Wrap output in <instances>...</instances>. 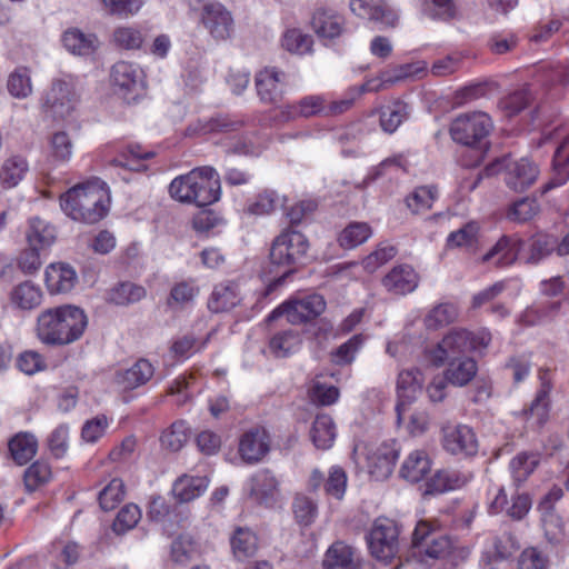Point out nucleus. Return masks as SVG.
Returning a JSON list of instances; mask_svg holds the SVG:
<instances>
[{
	"label": "nucleus",
	"mask_w": 569,
	"mask_h": 569,
	"mask_svg": "<svg viewBox=\"0 0 569 569\" xmlns=\"http://www.w3.org/2000/svg\"><path fill=\"white\" fill-rule=\"evenodd\" d=\"M241 120L232 119L229 116H219L208 121H199L194 127H190L196 133L207 134L211 132H233L242 127Z\"/></svg>",
	"instance_id": "obj_51"
},
{
	"label": "nucleus",
	"mask_w": 569,
	"mask_h": 569,
	"mask_svg": "<svg viewBox=\"0 0 569 569\" xmlns=\"http://www.w3.org/2000/svg\"><path fill=\"white\" fill-rule=\"evenodd\" d=\"M250 496L260 503H268L274 499L278 491V480L270 470L257 471L248 483Z\"/></svg>",
	"instance_id": "obj_28"
},
{
	"label": "nucleus",
	"mask_w": 569,
	"mask_h": 569,
	"mask_svg": "<svg viewBox=\"0 0 569 569\" xmlns=\"http://www.w3.org/2000/svg\"><path fill=\"white\" fill-rule=\"evenodd\" d=\"M52 477L51 467L48 462L37 460L26 471L23 476L24 486L28 491H34L50 481Z\"/></svg>",
	"instance_id": "obj_54"
},
{
	"label": "nucleus",
	"mask_w": 569,
	"mask_h": 569,
	"mask_svg": "<svg viewBox=\"0 0 569 569\" xmlns=\"http://www.w3.org/2000/svg\"><path fill=\"white\" fill-rule=\"evenodd\" d=\"M146 295L147 291L142 286L132 282H121L109 291L108 301L118 306H127L139 302Z\"/></svg>",
	"instance_id": "obj_46"
},
{
	"label": "nucleus",
	"mask_w": 569,
	"mask_h": 569,
	"mask_svg": "<svg viewBox=\"0 0 569 569\" xmlns=\"http://www.w3.org/2000/svg\"><path fill=\"white\" fill-rule=\"evenodd\" d=\"M459 316L458 307L451 302L433 306L425 316L423 325L427 330L436 331L453 323Z\"/></svg>",
	"instance_id": "obj_33"
},
{
	"label": "nucleus",
	"mask_w": 569,
	"mask_h": 569,
	"mask_svg": "<svg viewBox=\"0 0 569 569\" xmlns=\"http://www.w3.org/2000/svg\"><path fill=\"white\" fill-rule=\"evenodd\" d=\"M372 234L371 227L366 222H350L338 236V243L343 249H355L365 243Z\"/></svg>",
	"instance_id": "obj_43"
},
{
	"label": "nucleus",
	"mask_w": 569,
	"mask_h": 569,
	"mask_svg": "<svg viewBox=\"0 0 569 569\" xmlns=\"http://www.w3.org/2000/svg\"><path fill=\"white\" fill-rule=\"evenodd\" d=\"M539 212L540 206L536 199L522 198L510 206L507 218L512 222L525 223L533 219Z\"/></svg>",
	"instance_id": "obj_57"
},
{
	"label": "nucleus",
	"mask_w": 569,
	"mask_h": 569,
	"mask_svg": "<svg viewBox=\"0 0 569 569\" xmlns=\"http://www.w3.org/2000/svg\"><path fill=\"white\" fill-rule=\"evenodd\" d=\"M44 281L50 293H66L73 289L78 281L74 269L62 262L51 263L44 272Z\"/></svg>",
	"instance_id": "obj_20"
},
{
	"label": "nucleus",
	"mask_w": 569,
	"mask_h": 569,
	"mask_svg": "<svg viewBox=\"0 0 569 569\" xmlns=\"http://www.w3.org/2000/svg\"><path fill=\"white\" fill-rule=\"evenodd\" d=\"M199 288L192 281H182L174 284L168 298L169 307H184L196 299Z\"/></svg>",
	"instance_id": "obj_64"
},
{
	"label": "nucleus",
	"mask_w": 569,
	"mask_h": 569,
	"mask_svg": "<svg viewBox=\"0 0 569 569\" xmlns=\"http://www.w3.org/2000/svg\"><path fill=\"white\" fill-rule=\"evenodd\" d=\"M141 519V510L136 503L124 505L116 516L112 530L121 536L132 530Z\"/></svg>",
	"instance_id": "obj_55"
},
{
	"label": "nucleus",
	"mask_w": 569,
	"mask_h": 569,
	"mask_svg": "<svg viewBox=\"0 0 569 569\" xmlns=\"http://www.w3.org/2000/svg\"><path fill=\"white\" fill-rule=\"evenodd\" d=\"M281 47L292 54L305 56L312 52L313 39L302 30L292 28L282 34Z\"/></svg>",
	"instance_id": "obj_45"
},
{
	"label": "nucleus",
	"mask_w": 569,
	"mask_h": 569,
	"mask_svg": "<svg viewBox=\"0 0 569 569\" xmlns=\"http://www.w3.org/2000/svg\"><path fill=\"white\" fill-rule=\"evenodd\" d=\"M553 176L545 191L560 187L569 180V133L562 139L553 156Z\"/></svg>",
	"instance_id": "obj_32"
},
{
	"label": "nucleus",
	"mask_w": 569,
	"mask_h": 569,
	"mask_svg": "<svg viewBox=\"0 0 569 569\" xmlns=\"http://www.w3.org/2000/svg\"><path fill=\"white\" fill-rule=\"evenodd\" d=\"M197 553V543L190 535H180L171 543L170 557L178 565H186Z\"/></svg>",
	"instance_id": "obj_56"
},
{
	"label": "nucleus",
	"mask_w": 569,
	"mask_h": 569,
	"mask_svg": "<svg viewBox=\"0 0 569 569\" xmlns=\"http://www.w3.org/2000/svg\"><path fill=\"white\" fill-rule=\"evenodd\" d=\"M313 445L318 449H329L333 445L337 436L336 423L331 416L319 413L316 416L310 431Z\"/></svg>",
	"instance_id": "obj_31"
},
{
	"label": "nucleus",
	"mask_w": 569,
	"mask_h": 569,
	"mask_svg": "<svg viewBox=\"0 0 569 569\" xmlns=\"http://www.w3.org/2000/svg\"><path fill=\"white\" fill-rule=\"evenodd\" d=\"M492 129L490 117L485 112H469L458 116L451 123L452 139L468 147L482 149L486 139Z\"/></svg>",
	"instance_id": "obj_6"
},
{
	"label": "nucleus",
	"mask_w": 569,
	"mask_h": 569,
	"mask_svg": "<svg viewBox=\"0 0 569 569\" xmlns=\"http://www.w3.org/2000/svg\"><path fill=\"white\" fill-rule=\"evenodd\" d=\"M126 496L124 483L121 479H112L98 496L99 505L102 510H113Z\"/></svg>",
	"instance_id": "obj_58"
},
{
	"label": "nucleus",
	"mask_w": 569,
	"mask_h": 569,
	"mask_svg": "<svg viewBox=\"0 0 569 569\" xmlns=\"http://www.w3.org/2000/svg\"><path fill=\"white\" fill-rule=\"evenodd\" d=\"M201 21L208 32L217 40L228 39L233 31L232 16L219 2H209L203 6Z\"/></svg>",
	"instance_id": "obj_14"
},
{
	"label": "nucleus",
	"mask_w": 569,
	"mask_h": 569,
	"mask_svg": "<svg viewBox=\"0 0 569 569\" xmlns=\"http://www.w3.org/2000/svg\"><path fill=\"white\" fill-rule=\"evenodd\" d=\"M292 512L301 526H310L317 518V503L305 495H297L292 501Z\"/></svg>",
	"instance_id": "obj_61"
},
{
	"label": "nucleus",
	"mask_w": 569,
	"mask_h": 569,
	"mask_svg": "<svg viewBox=\"0 0 569 569\" xmlns=\"http://www.w3.org/2000/svg\"><path fill=\"white\" fill-rule=\"evenodd\" d=\"M312 29L321 39H335L343 31L345 19L333 10L319 9L311 20Z\"/></svg>",
	"instance_id": "obj_24"
},
{
	"label": "nucleus",
	"mask_w": 569,
	"mask_h": 569,
	"mask_svg": "<svg viewBox=\"0 0 569 569\" xmlns=\"http://www.w3.org/2000/svg\"><path fill=\"white\" fill-rule=\"evenodd\" d=\"M27 240L29 247H38L40 250L44 251L54 242L56 229L40 218H32L27 232Z\"/></svg>",
	"instance_id": "obj_39"
},
{
	"label": "nucleus",
	"mask_w": 569,
	"mask_h": 569,
	"mask_svg": "<svg viewBox=\"0 0 569 569\" xmlns=\"http://www.w3.org/2000/svg\"><path fill=\"white\" fill-rule=\"evenodd\" d=\"M491 341L488 330L481 329L471 332L467 329L455 328L450 330L436 346L426 350V358L436 367L447 360L459 359L468 351H482Z\"/></svg>",
	"instance_id": "obj_4"
},
{
	"label": "nucleus",
	"mask_w": 569,
	"mask_h": 569,
	"mask_svg": "<svg viewBox=\"0 0 569 569\" xmlns=\"http://www.w3.org/2000/svg\"><path fill=\"white\" fill-rule=\"evenodd\" d=\"M300 342L299 335L288 330L274 335L270 339L269 348L277 358H284L295 352L299 348Z\"/></svg>",
	"instance_id": "obj_53"
},
{
	"label": "nucleus",
	"mask_w": 569,
	"mask_h": 569,
	"mask_svg": "<svg viewBox=\"0 0 569 569\" xmlns=\"http://www.w3.org/2000/svg\"><path fill=\"white\" fill-rule=\"evenodd\" d=\"M241 301L239 287L233 281H224L214 286L208 308L212 312H226L237 307Z\"/></svg>",
	"instance_id": "obj_23"
},
{
	"label": "nucleus",
	"mask_w": 569,
	"mask_h": 569,
	"mask_svg": "<svg viewBox=\"0 0 569 569\" xmlns=\"http://www.w3.org/2000/svg\"><path fill=\"white\" fill-rule=\"evenodd\" d=\"M466 482L457 471L440 470L427 482L425 495H437L460 488Z\"/></svg>",
	"instance_id": "obj_42"
},
{
	"label": "nucleus",
	"mask_w": 569,
	"mask_h": 569,
	"mask_svg": "<svg viewBox=\"0 0 569 569\" xmlns=\"http://www.w3.org/2000/svg\"><path fill=\"white\" fill-rule=\"evenodd\" d=\"M64 48L73 54L89 56L98 47V39L92 33H83L79 29H70L62 37Z\"/></svg>",
	"instance_id": "obj_35"
},
{
	"label": "nucleus",
	"mask_w": 569,
	"mask_h": 569,
	"mask_svg": "<svg viewBox=\"0 0 569 569\" xmlns=\"http://www.w3.org/2000/svg\"><path fill=\"white\" fill-rule=\"evenodd\" d=\"M311 402L316 406H331L336 403L340 397L339 389L335 386L322 383L315 379L308 389Z\"/></svg>",
	"instance_id": "obj_59"
},
{
	"label": "nucleus",
	"mask_w": 569,
	"mask_h": 569,
	"mask_svg": "<svg viewBox=\"0 0 569 569\" xmlns=\"http://www.w3.org/2000/svg\"><path fill=\"white\" fill-rule=\"evenodd\" d=\"M169 193L179 202L209 206L220 199V177L212 167L194 168L174 178L169 186Z\"/></svg>",
	"instance_id": "obj_3"
},
{
	"label": "nucleus",
	"mask_w": 569,
	"mask_h": 569,
	"mask_svg": "<svg viewBox=\"0 0 569 569\" xmlns=\"http://www.w3.org/2000/svg\"><path fill=\"white\" fill-rule=\"evenodd\" d=\"M419 277L409 264L393 267L382 279L383 287L391 293H410L418 287Z\"/></svg>",
	"instance_id": "obj_21"
},
{
	"label": "nucleus",
	"mask_w": 569,
	"mask_h": 569,
	"mask_svg": "<svg viewBox=\"0 0 569 569\" xmlns=\"http://www.w3.org/2000/svg\"><path fill=\"white\" fill-rule=\"evenodd\" d=\"M309 242L299 231L286 229L274 238L270 248V262L278 267H286L282 279L295 271L296 266L303 264L308 259Z\"/></svg>",
	"instance_id": "obj_5"
},
{
	"label": "nucleus",
	"mask_w": 569,
	"mask_h": 569,
	"mask_svg": "<svg viewBox=\"0 0 569 569\" xmlns=\"http://www.w3.org/2000/svg\"><path fill=\"white\" fill-rule=\"evenodd\" d=\"M76 101L72 86L64 80L57 79L46 92L42 107L46 112L56 118H66L74 109Z\"/></svg>",
	"instance_id": "obj_13"
},
{
	"label": "nucleus",
	"mask_w": 569,
	"mask_h": 569,
	"mask_svg": "<svg viewBox=\"0 0 569 569\" xmlns=\"http://www.w3.org/2000/svg\"><path fill=\"white\" fill-rule=\"evenodd\" d=\"M359 560L356 551L342 541H336L327 550L323 558L325 569H358Z\"/></svg>",
	"instance_id": "obj_27"
},
{
	"label": "nucleus",
	"mask_w": 569,
	"mask_h": 569,
	"mask_svg": "<svg viewBox=\"0 0 569 569\" xmlns=\"http://www.w3.org/2000/svg\"><path fill=\"white\" fill-rule=\"evenodd\" d=\"M28 162L20 156H12L4 160L0 170V182L4 188L16 187L28 171Z\"/></svg>",
	"instance_id": "obj_44"
},
{
	"label": "nucleus",
	"mask_w": 569,
	"mask_h": 569,
	"mask_svg": "<svg viewBox=\"0 0 569 569\" xmlns=\"http://www.w3.org/2000/svg\"><path fill=\"white\" fill-rule=\"evenodd\" d=\"M50 158L56 163H67L73 152V142L66 131H57L52 133L50 141Z\"/></svg>",
	"instance_id": "obj_52"
},
{
	"label": "nucleus",
	"mask_w": 569,
	"mask_h": 569,
	"mask_svg": "<svg viewBox=\"0 0 569 569\" xmlns=\"http://www.w3.org/2000/svg\"><path fill=\"white\" fill-rule=\"evenodd\" d=\"M523 247V241L518 234H503L482 256L483 262H492L496 267H508L513 264Z\"/></svg>",
	"instance_id": "obj_16"
},
{
	"label": "nucleus",
	"mask_w": 569,
	"mask_h": 569,
	"mask_svg": "<svg viewBox=\"0 0 569 569\" xmlns=\"http://www.w3.org/2000/svg\"><path fill=\"white\" fill-rule=\"evenodd\" d=\"M431 471V460L425 450L416 449L403 460L400 477L416 483L423 480Z\"/></svg>",
	"instance_id": "obj_25"
},
{
	"label": "nucleus",
	"mask_w": 569,
	"mask_h": 569,
	"mask_svg": "<svg viewBox=\"0 0 569 569\" xmlns=\"http://www.w3.org/2000/svg\"><path fill=\"white\" fill-rule=\"evenodd\" d=\"M208 485L207 477L183 475L174 481L172 492L180 502H189L200 497L207 490Z\"/></svg>",
	"instance_id": "obj_30"
},
{
	"label": "nucleus",
	"mask_w": 569,
	"mask_h": 569,
	"mask_svg": "<svg viewBox=\"0 0 569 569\" xmlns=\"http://www.w3.org/2000/svg\"><path fill=\"white\" fill-rule=\"evenodd\" d=\"M293 117L310 118L327 116V98L321 94H310L288 107Z\"/></svg>",
	"instance_id": "obj_41"
},
{
	"label": "nucleus",
	"mask_w": 569,
	"mask_h": 569,
	"mask_svg": "<svg viewBox=\"0 0 569 569\" xmlns=\"http://www.w3.org/2000/svg\"><path fill=\"white\" fill-rule=\"evenodd\" d=\"M111 82L117 92L127 101H133L146 88L144 72L136 63L119 61L111 68Z\"/></svg>",
	"instance_id": "obj_10"
},
{
	"label": "nucleus",
	"mask_w": 569,
	"mask_h": 569,
	"mask_svg": "<svg viewBox=\"0 0 569 569\" xmlns=\"http://www.w3.org/2000/svg\"><path fill=\"white\" fill-rule=\"evenodd\" d=\"M325 309V299L320 295H310L282 303L269 315L268 320L271 321L286 315L290 323L301 325L316 319Z\"/></svg>",
	"instance_id": "obj_9"
},
{
	"label": "nucleus",
	"mask_w": 569,
	"mask_h": 569,
	"mask_svg": "<svg viewBox=\"0 0 569 569\" xmlns=\"http://www.w3.org/2000/svg\"><path fill=\"white\" fill-rule=\"evenodd\" d=\"M399 533L395 520L377 518L367 537L371 555L380 561H391L399 551Z\"/></svg>",
	"instance_id": "obj_7"
},
{
	"label": "nucleus",
	"mask_w": 569,
	"mask_h": 569,
	"mask_svg": "<svg viewBox=\"0 0 569 569\" xmlns=\"http://www.w3.org/2000/svg\"><path fill=\"white\" fill-rule=\"evenodd\" d=\"M10 94L17 99H24L32 92L30 71L27 68H17L8 78Z\"/></svg>",
	"instance_id": "obj_60"
},
{
	"label": "nucleus",
	"mask_w": 569,
	"mask_h": 569,
	"mask_svg": "<svg viewBox=\"0 0 569 569\" xmlns=\"http://www.w3.org/2000/svg\"><path fill=\"white\" fill-rule=\"evenodd\" d=\"M230 545L233 556L243 560L252 557L258 550V538L251 529L238 527L230 538Z\"/></svg>",
	"instance_id": "obj_38"
},
{
	"label": "nucleus",
	"mask_w": 569,
	"mask_h": 569,
	"mask_svg": "<svg viewBox=\"0 0 569 569\" xmlns=\"http://www.w3.org/2000/svg\"><path fill=\"white\" fill-rule=\"evenodd\" d=\"M286 198L280 196L277 191L266 189L259 192L256 198L250 201L243 211L252 216L270 214L278 208L284 206Z\"/></svg>",
	"instance_id": "obj_36"
},
{
	"label": "nucleus",
	"mask_w": 569,
	"mask_h": 569,
	"mask_svg": "<svg viewBox=\"0 0 569 569\" xmlns=\"http://www.w3.org/2000/svg\"><path fill=\"white\" fill-rule=\"evenodd\" d=\"M399 457L396 443H383L369 457V470L377 480L387 479Z\"/></svg>",
	"instance_id": "obj_22"
},
{
	"label": "nucleus",
	"mask_w": 569,
	"mask_h": 569,
	"mask_svg": "<svg viewBox=\"0 0 569 569\" xmlns=\"http://www.w3.org/2000/svg\"><path fill=\"white\" fill-rule=\"evenodd\" d=\"M350 10L358 17L395 27L398 14L383 0H350Z\"/></svg>",
	"instance_id": "obj_19"
},
{
	"label": "nucleus",
	"mask_w": 569,
	"mask_h": 569,
	"mask_svg": "<svg viewBox=\"0 0 569 569\" xmlns=\"http://www.w3.org/2000/svg\"><path fill=\"white\" fill-rule=\"evenodd\" d=\"M423 377L419 369H405L399 371L397 378V395L399 402L396 406L398 419L406 405L413 402L422 390Z\"/></svg>",
	"instance_id": "obj_17"
},
{
	"label": "nucleus",
	"mask_w": 569,
	"mask_h": 569,
	"mask_svg": "<svg viewBox=\"0 0 569 569\" xmlns=\"http://www.w3.org/2000/svg\"><path fill=\"white\" fill-rule=\"evenodd\" d=\"M153 366L147 359H139L130 368L117 373L116 382L124 390L136 389L147 383L153 376Z\"/></svg>",
	"instance_id": "obj_26"
},
{
	"label": "nucleus",
	"mask_w": 569,
	"mask_h": 569,
	"mask_svg": "<svg viewBox=\"0 0 569 569\" xmlns=\"http://www.w3.org/2000/svg\"><path fill=\"white\" fill-rule=\"evenodd\" d=\"M437 196L438 192L435 187L422 186L416 188L407 197L406 203L413 214H420L431 209Z\"/></svg>",
	"instance_id": "obj_50"
},
{
	"label": "nucleus",
	"mask_w": 569,
	"mask_h": 569,
	"mask_svg": "<svg viewBox=\"0 0 569 569\" xmlns=\"http://www.w3.org/2000/svg\"><path fill=\"white\" fill-rule=\"evenodd\" d=\"M443 449L456 456H473L478 451V441L473 430L467 425L445 426L441 429Z\"/></svg>",
	"instance_id": "obj_12"
},
{
	"label": "nucleus",
	"mask_w": 569,
	"mask_h": 569,
	"mask_svg": "<svg viewBox=\"0 0 569 569\" xmlns=\"http://www.w3.org/2000/svg\"><path fill=\"white\" fill-rule=\"evenodd\" d=\"M408 104L396 100L380 109V126L387 133H393L408 118Z\"/></svg>",
	"instance_id": "obj_40"
},
{
	"label": "nucleus",
	"mask_w": 569,
	"mask_h": 569,
	"mask_svg": "<svg viewBox=\"0 0 569 569\" xmlns=\"http://www.w3.org/2000/svg\"><path fill=\"white\" fill-rule=\"evenodd\" d=\"M489 170L493 172L503 171L507 186L519 192L529 188L539 174L537 166L526 158L512 160L505 157L493 162Z\"/></svg>",
	"instance_id": "obj_8"
},
{
	"label": "nucleus",
	"mask_w": 569,
	"mask_h": 569,
	"mask_svg": "<svg viewBox=\"0 0 569 569\" xmlns=\"http://www.w3.org/2000/svg\"><path fill=\"white\" fill-rule=\"evenodd\" d=\"M189 432L184 421H176L161 436V445L163 448L177 452L188 441Z\"/></svg>",
	"instance_id": "obj_62"
},
{
	"label": "nucleus",
	"mask_w": 569,
	"mask_h": 569,
	"mask_svg": "<svg viewBox=\"0 0 569 569\" xmlns=\"http://www.w3.org/2000/svg\"><path fill=\"white\" fill-rule=\"evenodd\" d=\"M144 41L141 30L133 27H119L113 31L114 44L124 50L140 49Z\"/></svg>",
	"instance_id": "obj_63"
},
{
	"label": "nucleus",
	"mask_w": 569,
	"mask_h": 569,
	"mask_svg": "<svg viewBox=\"0 0 569 569\" xmlns=\"http://www.w3.org/2000/svg\"><path fill=\"white\" fill-rule=\"evenodd\" d=\"M412 546L420 555L440 559L450 552L452 542L449 537L436 530L431 523L421 520L412 533Z\"/></svg>",
	"instance_id": "obj_11"
},
{
	"label": "nucleus",
	"mask_w": 569,
	"mask_h": 569,
	"mask_svg": "<svg viewBox=\"0 0 569 569\" xmlns=\"http://www.w3.org/2000/svg\"><path fill=\"white\" fill-rule=\"evenodd\" d=\"M480 226L477 221H469L460 229L449 233L447 246L449 248L471 249L478 243Z\"/></svg>",
	"instance_id": "obj_49"
},
{
	"label": "nucleus",
	"mask_w": 569,
	"mask_h": 569,
	"mask_svg": "<svg viewBox=\"0 0 569 569\" xmlns=\"http://www.w3.org/2000/svg\"><path fill=\"white\" fill-rule=\"evenodd\" d=\"M539 465V456L533 452L518 453L509 465L512 479L517 486L521 485Z\"/></svg>",
	"instance_id": "obj_48"
},
{
	"label": "nucleus",
	"mask_w": 569,
	"mask_h": 569,
	"mask_svg": "<svg viewBox=\"0 0 569 569\" xmlns=\"http://www.w3.org/2000/svg\"><path fill=\"white\" fill-rule=\"evenodd\" d=\"M448 361L449 365L443 375L452 386L463 387L477 375L478 367L472 358L465 357Z\"/></svg>",
	"instance_id": "obj_29"
},
{
	"label": "nucleus",
	"mask_w": 569,
	"mask_h": 569,
	"mask_svg": "<svg viewBox=\"0 0 569 569\" xmlns=\"http://www.w3.org/2000/svg\"><path fill=\"white\" fill-rule=\"evenodd\" d=\"M38 441L28 432H21L9 441V451L12 459L20 466L26 465L37 453Z\"/></svg>",
	"instance_id": "obj_37"
},
{
	"label": "nucleus",
	"mask_w": 569,
	"mask_h": 569,
	"mask_svg": "<svg viewBox=\"0 0 569 569\" xmlns=\"http://www.w3.org/2000/svg\"><path fill=\"white\" fill-rule=\"evenodd\" d=\"M108 204V192L99 182L77 184L60 197L61 210L69 218L89 224L106 217Z\"/></svg>",
	"instance_id": "obj_2"
},
{
	"label": "nucleus",
	"mask_w": 569,
	"mask_h": 569,
	"mask_svg": "<svg viewBox=\"0 0 569 569\" xmlns=\"http://www.w3.org/2000/svg\"><path fill=\"white\" fill-rule=\"evenodd\" d=\"M153 156L154 153L152 151L142 150L140 144H128L126 149L112 160V163L133 171H142L146 170V166L141 163V161L152 158Z\"/></svg>",
	"instance_id": "obj_47"
},
{
	"label": "nucleus",
	"mask_w": 569,
	"mask_h": 569,
	"mask_svg": "<svg viewBox=\"0 0 569 569\" xmlns=\"http://www.w3.org/2000/svg\"><path fill=\"white\" fill-rule=\"evenodd\" d=\"M269 450L270 437L263 428L250 429L239 440L240 458L248 465L261 461Z\"/></svg>",
	"instance_id": "obj_15"
},
{
	"label": "nucleus",
	"mask_w": 569,
	"mask_h": 569,
	"mask_svg": "<svg viewBox=\"0 0 569 569\" xmlns=\"http://www.w3.org/2000/svg\"><path fill=\"white\" fill-rule=\"evenodd\" d=\"M41 300V289L31 281L17 284L10 292L11 303L21 310H32L40 306Z\"/></svg>",
	"instance_id": "obj_34"
},
{
	"label": "nucleus",
	"mask_w": 569,
	"mask_h": 569,
	"mask_svg": "<svg viewBox=\"0 0 569 569\" xmlns=\"http://www.w3.org/2000/svg\"><path fill=\"white\" fill-rule=\"evenodd\" d=\"M287 81V74L274 68H264L256 76V88L259 98L263 102H276L283 93V86Z\"/></svg>",
	"instance_id": "obj_18"
},
{
	"label": "nucleus",
	"mask_w": 569,
	"mask_h": 569,
	"mask_svg": "<svg viewBox=\"0 0 569 569\" xmlns=\"http://www.w3.org/2000/svg\"><path fill=\"white\" fill-rule=\"evenodd\" d=\"M88 326L84 311L64 305L42 310L36 322V337L46 346H68L79 340Z\"/></svg>",
	"instance_id": "obj_1"
}]
</instances>
